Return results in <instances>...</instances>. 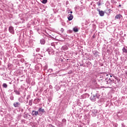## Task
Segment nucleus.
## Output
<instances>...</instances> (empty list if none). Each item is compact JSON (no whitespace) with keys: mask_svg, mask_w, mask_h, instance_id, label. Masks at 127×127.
<instances>
[{"mask_svg":"<svg viewBox=\"0 0 127 127\" xmlns=\"http://www.w3.org/2000/svg\"><path fill=\"white\" fill-rule=\"evenodd\" d=\"M3 88H7V84H6V83H3Z\"/></svg>","mask_w":127,"mask_h":127,"instance_id":"nucleus-30","label":"nucleus"},{"mask_svg":"<svg viewBox=\"0 0 127 127\" xmlns=\"http://www.w3.org/2000/svg\"><path fill=\"white\" fill-rule=\"evenodd\" d=\"M8 30L10 32V33H11L12 34H14V29H13V27L12 26H10L9 27Z\"/></svg>","mask_w":127,"mask_h":127,"instance_id":"nucleus-9","label":"nucleus"},{"mask_svg":"<svg viewBox=\"0 0 127 127\" xmlns=\"http://www.w3.org/2000/svg\"><path fill=\"white\" fill-rule=\"evenodd\" d=\"M92 38H95V34L92 36Z\"/></svg>","mask_w":127,"mask_h":127,"instance_id":"nucleus-38","label":"nucleus"},{"mask_svg":"<svg viewBox=\"0 0 127 127\" xmlns=\"http://www.w3.org/2000/svg\"><path fill=\"white\" fill-rule=\"evenodd\" d=\"M97 4L98 5V6H100V5H101V1L97 2Z\"/></svg>","mask_w":127,"mask_h":127,"instance_id":"nucleus-32","label":"nucleus"},{"mask_svg":"<svg viewBox=\"0 0 127 127\" xmlns=\"http://www.w3.org/2000/svg\"><path fill=\"white\" fill-rule=\"evenodd\" d=\"M111 82H113V80L111 79V78H109V80L107 81L106 84H111Z\"/></svg>","mask_w":127,"mask_h":127,"instance_id":"nucleus-21","label":"nucleus"},{"mask_svg":"<svg viewBox=\"0 0 127 127\" xmlns=\"http://www.w3.org/2000/svg\"><path fill=\"white\" fill-rule=\"evenodd\" d=\"M14 93L16 94V95H20V91H18V90H14Z\"/></svg>","mask_w":127,"mask_h":127,"instance_id":"nucleus-19","label":"nucleus"},{"mask_svg":"<svg viewBox=\"0 0 127 127\" xmlns=\"http://www.w3.org/2000/svg\"><path fill=\"white\" fill-rule=\"evenodd\" d=\"M122 51L124 53H127V50L126 49V48L124 47L123 49H122Z\"/></svg>","mask_w":127,"mask_h":127,"instance_id":"nucleus-24","label":"nucleus"},{"mask_svg":"<svg viewBox=\"0 0 127 127\" xmlns=\"http://www.w3.org/2000/svg\"><path fill=\"white\" fill-rule=\"evenodd\" d=\"M31 115L33 117H37V116H39V113L37 111L33 110Z\"/></svg>","mask_w":127,"mask_h":127,"instance_id":"nucleus-6","label":"nucleus"},{"mask_svg":"<svg viewBox=\"0 0 127 127\" xmlns=\"http://www.w3.org/2000/svg\"><path fill=\"white\" fill-rule=\"evenodd\" d=\"M61 31L62 33L64 32V29H63V28H62L61 29Z\"/></svg>","mask_w":127,"mask_h":127,"instance_id":"nucleus-34","label":"nucleus"},{"mask_svg":"<svg viewBox=\"0 0 127 127\" xmlns=\"http://www.w3.org/2000/svg\"><path fill=\"white\" fill-rule=\"evenodd\" d=\"M38 112L39 113V116H42L44 113H46L45 110H44V109H43L41 107L38 109Z\"/></svg>","mask_w":127,"mask_h":127,"instance_id":"nucleus-2","label":"nucleus"},{"mask_svg":"<svg viewBox=\"0 0 127 127\" xmlns=\"http://www.w3.org/2000/svg\"><path fill=\"white\" fill-rule=\"evenodd\" d=\"M67 122V120H66V119H63L62 120V123H63V124H64V125H66V122Z\"/></svg>","mask_w":127,"mask_h":127,"instance_id":"nucleus-22","label":"nucleus"},{"mask_svg":"<svg viewBox=\"0 0 127 127\" xmlns=\"http://www.w3.org/2000/svg\"><path fill=\"white\" fill-rule=\"evenodd\" d=\"M33 42V41L32 40H30L29 41V43H30L29 44H30V45H27V46H28V47H31V46H32V45H33V43H31V42Z\"/></svg>","mask_w":127,"mask_h":127,"instance_id":"nucleus-18","label":"nucleus"},{"mask_svg":"<svg viewBox=\"0 0 127 127\" xmlns=\"http://www.w3.org/2000/svg\"><path fill=\"white\" fill-rule=\"evenodd\" d=\"M29 17H30V14H29L28 13L23 14L22 17L20 18L21 20H22V23H23L25 20L27 21Z\"/></svg>","mask_w":127,"mask_h":127,"instance_id":"nucleus-1","label":"nucleus"},{"mask_svg":"<svg viewBox=\"0 0 127 127\" xmlns=\"http://www.w3.org/2000/svg\"><path fill=\"white\" fill-rule=\"evenodd\" d=\"M90 64H92V63H90Z\"/></svg>","mask_w":127,"mask_h":127,"instance_id":"nucleus-49","label":"nucleus"},{"mask_svg":"<svg viewBox=\"0 0 127 127\" xmlns=\"http://www.w3.org/2000/svg\"><path fill=\"white\" fill-rule=\"evenodd\" d=\"M35 56L37 57V59H41V58L43 57L40 54H37Z\"/></svg>","mask_w":127,"mask_h":127,"instance_id":"nucleus-16","label":"nucleus"},{"mask_svg":"<svg viewBox=\"0 0 127 127\" xmlns=\"http://www.w3.org/2000/svg\"><path fill=\"white\" fill-rule=\"evenodd\" d=\"M40 43L41 44L44 45V44H45V40H44V39H41L40 40Z\"/></svg>","mask_w":127,"mask_h":127,"instance_id":"nucleus-17","label":"nucleus"},{"mask_svg":"<svg viewBox=\"0 0 127 127\" xmlns=\"http://www.w3.org/2000/svg\"><path fill=\"white\" fill-rule=\"evenodd\" d=\"M29 106H32V99L29 100Z\"/></svg>","mask_w":127,"mask_h":127,"instance_id":"nucleus-28","label":"nucleus"},{"mask_svg":"<svg viewBox=\"0 0 127 127\" xmlns=\"http://www.w3.org/2000/svg\"><path fill=\"white\" fill-rule=\"evenodd\" d=\"M98 113H99V111H98V110L93 109L91 111V115L92 117H96V116L98 115Z\"/></svg>","mask_w":127,"mask_h":127,"instance_id":"nucleus-4","label":"nucleus"},{"mask_svg":"<svg viewBox=\"0 0 127 127\" xmlns=\"http://www.w3.org/2000/svg\"><path fill=\"white\" fill-rule=\"evenodd\" d=\"M73 31H74V32H78V31H79V30L77 28H74Z\"/></svg>","mask_w":127,"mask_h":127,"instance_id":"nucleus-27","label":"nucleus"},{"mask_svg":"<svg viewBox=\"0 0 127 127\" xmlns=\"http://www.w3.org/2000/svg\"><path fill=\"white\" fill-rule=\"evenodd\" d=\"M95 96L96 97L97 99H100V97H101V95L99 93H96L95 95Z\"/></svg>","mask_w":127,"mask_h":127,"instance_id":"nucleus-20","label":"nucleus"},{"mask_svg":"<svg viewBox=\"0 0 127 127\" xmlns=\"http://www.w3.org/2000/svg\"><path fill=\"white\" fill-rule=\"evenodd\" d=\"M92 53L95 57H100V55H99L100 54V53L96 50L93 51Z\"/></svg>","mask_w":127,"mask_h":127,"instance_id":"nucleus-7","label":"nucleus"},{"mask_svg":"<svg viewBox=\"0 0 127 127\" xmlns=\"http://www.w3.org/2000/svg\"><path fill=\"white\" fill-rule=\"evenodd\" d=\"M110 77H113V76L112 75H110Z\"/></svg>","mask_w":127,"mask_h":127,"instance_id":"nucleus-47","label":"nucleus"},{"mask_svg":"<svg viewBox=\"0 0 127 127\" xmlns=\"http://www.w3.org/2000/svg\"><path fill=\"white\" fill-rule=\"evenodd\" d=\"M80 66H83V64H80Z\"/></svg>","mask_w":127,"mask_h":127,"instance_id":"nucleus-45","label":"nucleus"},{"mask_svg":"<svg viewBox=\"0 0 127 127\" xmlns=\"http://www.w3.org/2000/svg\"><path fill=\"white\" fill-rule=\"evenodd\" d=\"M14 99V97L12 96V93H11V96L10 97V100H11V101H13Z\"/></svg>","mask_w":127,"mask_h":127,"instance_id":"nucleus-25","label":"nucleus"},{"mask_svg":"<svg viewBox=\"0 0 127 127\" xmlns=\"http://www.w3.org/2000/svg\"><path fill=\"white\" fill-rule=\"evenodd\" d=\"M30 32H32V31H30Z\"/></svg>","mask_w":127,"mask_h":127,"instance_id":"nucleus-48","label":"nucleus"},{"mask_svg":"<svg viewBox=\"0 0 127 127\" xmlns=\"http://www.w3.org/2000/svg\"><path fill=\"white\" fill-rule=\"evenodd\" d=\"M61 50H64V51H66V50H68V46L66 45H64L61 48Z\"/></svg>","mask_w":127,"mask_h":127,"instance_id":"nucleus-14","label":"nucleus"},{"mask_svg":"<svg viewBox=\"0 0 127 127\" xmlns=\"http://www.w3.org/2000/svg\"><path fill=\"white\" fill-rule=\"evenodd\" d=\"M23 61H24V60L22 59V60H21V62H23Z\"/></svg>","mask_w":127,"mask_h":127,"instance_id":"nucleus-41","label":"nucleus"},{"mask_svg":"<svg viewBox=\"0 0 127 127\" xmlns=\"http://www.w3.org/2000/svg\"><path fill=\"white\" fill-rule=\"evenodd\" d=\"M30 99V95H28L27 96V100H29Z\"/></svg>","mask_w":127,"mask_h":127,"instance_id":"nucleus-33","label":"nucleus"},{"mask_svg":"<svg viewBox=\"0 0 127 127\" xmlns=\"http://www.w3.org/2000/svg\"><path fill=\"white\" fill-rule=\"evenodd\" d=\"M90 99L92 102H95L96 100H97V97H96V95H92Z\"/></svg>","mask_w":127,"mask_h":127,"instance_id":"nucleus-10","label":"nucleus"},{"mask_svg":"<svg viewBox=\"0 0 127 127\" xmlns=\"http://www.w3.org/2000/svg\"><path fill=\"white\" fill-rule=\"evenodd\" d=\"M122 127H126V125H125V124L122 123Z\"/></svg>","mask_w":127,"mask_h":127,"instance_id":"nucleus-35","label":"nucleus"},{"mask_svg":"<svg viewBox=\"0 0 127 127\" xmlns=\"http://www.w3.org/2000/svg\"><path fill=\"white\" fill-rule=\"evenodd\" d=\"M18 101L20 103H23V100H22V98L21 97L18 98Z\"/></svg>","mask_w":127,"mask_h":127,"instance_id":"nucleus-26","label":"nucleus"},{"mask_svg":"<svg viewBox=\"0 0 127 127\" xmlns=\"http://www.w3.org/2000/svg\"><path fill=\"white\" fill-rule=\"evenodd\" d=\"M111 2L113 4H117V1L116 0H111Z\"/></svg>","mask_w":127,"mask_h":127,"instance_id":"nucleus-23","label":"nucleus"},{"mask_svg":"<svg viewBox=\"0 0 127 127\" xmlns=\"http://www.w3.org/2000/svg\"><path fill=\"white\" fill-rule=\"evenodd\" d=\"M46 51H47L49 55H53L54 54V50L53 49H46Z\"/></svg>","mask_w":127,"mask_h":127,"instance_id":"nucleus-5","label":"nucleus"},{"mask_svg":"<svg viewBox=\"0 0 127 127\" xmlns=\"http://www.w3.org/2000/svg\"><path fill=\"white\" fill-rule=\"evenodd\" d=\"M47 2V0H43V1H42V3H43L45 4V3H46Z\"/></svg>","mask_w":127,"mask_h":127,"instance_id":"nucleus-31","label":"nucleus"},{"mask_svg":"<svg viewBox=\"0 0 127 127\" xmlns=\"http://www.w3.org/2000/svg\"><path fill=\"white\" fill-rule=\"evenodd\" d=\"M122 17H123L122 14H119L116 15V16H115V19H121Z\"/></svg>","mask_w":127,"mask_h":127,"instance_id":"nucleus-15","label":"nucleus"},{"mask_svg":"<svg viewBox=\"0 0 127 127\" xmlns=\"http://www.w3.org/2000/svg\"><path fill=\"white\" fill-rule=\"evenodd\" d=\"M27 102H28V100H27Z\"/></svg>","mask_w":127,"mask_h":127,"instance_id":"nucleus-50","label":"nucleus"},{"mask_svg":"<svg viewBox=\"0 0 127 127\" xmlns=\"http://www.w3.org/2000/svg\"><path fill=\"white\" fill-rule=\"evenodd\" d=\"M52 127H54V126H52Z\"/></svg>","mask_w":127,"mask_h":127,"instance_id":"nucleus-46","label":"nucleus"},{"mask_svg":"<svg viewBox=\"0 0 127 127\" xmlns=\"http://www.w3.org/2000/svg\"><path fill=\"white\" fill-rule=\"evenodd\" d=\"M13 106L15 108H19L20 107V103L19 102H14Z\"/></svg>","mask_w":127,"mask_h":127,"instance_id":"nucleus-12","label":"nucleus"},{"mask_svg":"<svg viewBox=\"0 0 127 127\" xmlns=\"http://www.w3.org/2000/svg\"><path fill=\"white\" fill-rule=\"evenodd\" d=\"M40 101H41V99L36 98V99H34L33 103V104H37L39 103V102H40Z\"/></svg>","mask_w":127,"mask_h":127,"instance_id":"nucleus-11","label":"nucleus"},{"mask_svg":"<svg viewBox=\"0 0 127 127\" xmlns=\"http://www.w3.org/2000/svg\"><path fill=\"white\" fill-rule=\"evenodd\" d=\"M51 45H53V44H51Z\"/></svg>","mask_w":127,"mask_h":127,"instance_id":"nucleus-51","label":"nucleus"},{"mask_svg":"<svg viewBox=\"0 0 127 127\" xmlns=\"http://www.w3.org/2000/svg\"><path fill=\"white\" fill-rule=\"evenodd\" d=\"M86 118H87V115H85L84 116V118L85 120H86Z\"/></svg>","mask_w":127,"mask_h":127,"instance_id":"nucleus-36","label":"nucleus"},{"mask_svg":"<svg viewBox=\"0 0 127 127\" xmlns=\"http://www.w3.org/2000/svg\"><path fill=\"white\" fill-rule=\"evenodd\" d=\"M116 127H118V124H116Z\"/></svg>","mask_w":127,"mask_h":127,"instance_id":"nucleus-44","label":"nucleus"},{"mask_svg":"<svg viewBox=\"0 0 127 127\" xmlns=\"http://www.w3.org/2000/svg\"><path fill=\"white\" fill-rule=\"evenodd\" d=\"M37 58L36 57V56L35 55H33L32 57H31V61H32V62H33V63H37Z\"/></svg>","mask_w":127,"mask_h":127,"instance_id":"nucleus-3","label":"nucleus"},{"mask_svg":"<svg viewBox=\"0 0 127 127\" xmlns=\"http://www.w3.org/2000/svg\"><path fill=\"white\" fill-rule=\"evenodd\" d=\"M119 7H121L122 6V5L121 4H119Z\"/></svg>","mask_w":127,"mask_h":127,"instance_id":"nucleus-40","label":"nucleus"},{"mask_svg":"<svg viewBox=\"0 0 127 127\" xmlns=\"http://www.w3.org/2000/svg\"><path fill=\"white\" fill-rule=\"evenodd\" d=\"M73 16L72 14H68L67 16L68 20H69V21L72 20V19H73Z\"/></svg>","mask_w":127,"mask_h":127,"instance_id":"nucleus-13","label":"nucleus"},{"mask_svg":"<svg viewBox=\"0 0 127 127\" xmlns=\"http://www.w3.org/2000/svg\"><path fill=\"white\" fill-rule=\"evenodd\" d=\"M97 10L98 11L100 16H104L105 15V12H104V11L100 10V9H97Z\"/></svg>","mask_w":127,"mask_h":127,"instance_id":"nucleus-8","label":"nucleus"},{"mask_svg":"<svg viewBox=\"0 0 127 127\" xmlns=\"http://www.w3.org/2000/svg\"><path fill=\"white\" fill-rule=\"evenodd\" d=\"M35 68L38 69V66H36Z\"/></svg>","mask_w":127,"mask_h":127,"instance_id":"nucleus-39","label":"nucleus"},{"mask_svg":"<svg viewBox=\"0 0 127 127\" xmlns=\"http://www.w3.org/2000/svg\"><path fill=\"white\" fill-rule=\"evenodd\" d=\"M36 52H40V48H37L36 49Z\"/></svg>","mask_w":127,"mask_h":127,"instance_id":"nucleus-29","label":"nucleus"},{"mask_svg":"<svg viewBox=\"0 0 127 127\" xmlns=\"http://www.w3.org/2000/svg\"><path fill=\"white\" fill-rule=\"evenodd\" d=\"M87 122L88 125H89L90 124V120H87Z\"/></svg>","mask_w":127,"mask_h":127,"instance_id":"nucleus-37","label":"nucleus"},{"mask_svg":"<svg viewBox=\"0 0 127 127\" xmlns=\"http://www.w3.org/2000/svg\"><path fill=\"white\" fill-rule=\"evenodd\" d=\"M126 75L127 76V71L126 72Z\"/></svg>","mask_w":127,"mask_h":127,"instance_id":"nucleus-43","label":"nucleus"},{"mask_svg":"<svg viewBox=\"0 0 127 127\" xmlns=\"http://www.w3.org/2000/svg\"><path fill=\"white\" fill-rule=\"evenodd\" d=\"M70 13H73V12H72V11H71L70 12Z\"/></svg>","mask_w":127,"mask_h":127,"instance_id":"nucleus-42","label":"nucleus"}]
</instances>
